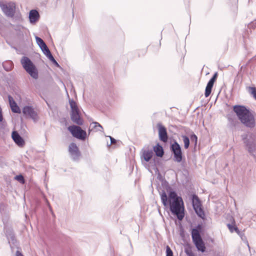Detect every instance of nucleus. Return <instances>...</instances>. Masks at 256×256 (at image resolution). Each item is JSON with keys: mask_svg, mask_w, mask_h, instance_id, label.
<instances>
[{"mask_svg": "<svg viewBox=\"0 0 256 256\" xmlns=\"http://www.w3.org/2000/svg\"><path fill=\"white\" fill-rule=\"evenodd\" d=\"M168 194L164 190L160 192V200L164 206L169 208L171 213L182 220L184 216V206L182 198L178 196L176 191L170 188L167 190Z\"/></svg>", "mask_w": 256, "mask_h": 256, "instance_id": "nucleus-1", "label": "nucleus"}, {"mask_svg": "<svg viewBox=\"0 0 256 256\" xmlns=\"http://www.w3.org/2000/svg\"><path fill=\"white\" fill-rule=\"evenodd\" d=\"M232 110L238 120L245 126L252 128L256 126L254 116L249 108L244 105L236 104L233 106Z\"/></svg>", "mask_w": 256, "mask_h": 256, "instance_id": "nucleus-2", "label": "nucleus"}, {"mask_svg": "<svg viewBox=\"0 0 256 256\" xmlns=\"http://www.w3.org/2000/svg\"><path fill=\"white\" fill-rule=\"evenodd\" d=\"M170 149L173 155L174 161L178 163L181 162L182 160L183 154L180 144L174 140L170 144Z\"/></svg>", "mask_w": 256, "mask_h": 256, "instance_id": "nucleus-3", "label": "nucleus"}, {"mask_svg": "<svg viewBox=\"0 0 256 256\" xmlns=\"http://www.w3.org/2000/svg\"><path fill=\"white\" fill-rule=\"evenodd\" d=\"M0 8L3 13L8 18L14 17L16 12V5L14 2H9L4 4L2 1H0Z\"/></svg>", "mask_w": 256, "mask_h": 256, "instance_id": "nucleus-4", "label": "nucleus"}, {"mask_svg": "<svg viewBox=\"0 0 256 256\" xmlns=\"http://www.w3.org/2000/svg\"><path fill=\"white\" fill-rule=\"evenodd\" d=\"M248 152L250 155L256 158L254 152L256 151V138L255 136L251 134L247 138H243Z\"/></svg>", "mask_w": 256, "mask_h": 256, "instance_id": "nucleus-5", "label": "nucleus"}, {"mask_svg": "<svg viewBox=\"0 0 256 256\" xmlns=\"http://www.w3.org/2000/svg\"><path fill=\"white\" fill-rule=\"evenodd\" d=\"M72 136L82 140H84L86 138V132L82 130L79 126L72 125L68 128Z\"/></svg>", "mask_w": 256, "mask_h": 256, "instance_id": "nucleus-6", "label": "nucleus"}, {"mask_svg": "<svg viewBox=\"0 0 256 256\" xmlns=\"http://www.w3.org/2000/svg\"><path fill=\"white\" fill-rule=\"evenodd\" d=\"M192 242L198 250L202 252H204L206 250V247L202 236L195 235L194 236H192Z\"/></svg>", "mask_w": 256, "mask_h": 256, "instance_id": "nucleus-7", "label": "nucleus"}, {"mask_svg": "<svg viewBox=\"0 0 256 256\" xmlns=\"http://www.w3.org/2000/svg\"><path fill=\"white\" fill-rule=\"evenodd\" d=\"M68 151L73 160H78L80 156V152L76 144L72 142L69 145Z\"/></svg>", "mask_w": 256, "mask_h": 256, "instance_id": "nucleus-8", "label": "nucleus"}, {"mask_svg": "<svg viewBox=\"0 0 256 256\" xmlns=\"http://www.w3.org/2000/svg\"><path fill=\"white\" fill-rule=\"evenodd\" d=\"M158 130V137L160 141L166 142L168 140V135L166 128L160 122L157 124Z\"/></svg>", "mask_w": 256, "mask_h": 256, "instance_id": "nucleus-9", "label": "nucleus"}, {"mask_svg": "<svg viewBox=\"0 0 256 256\" xmlns=\"http://www.w3.org/2000/svg\"><path fill=\"white\" fill-rule=\"evenodd\" d=\"M12 138L16 144L19 147L22 148L24 146L25 141L17 131L14 130L12 132Z\"/></svg>", "mask_w": 256, "mask_h": 256, "instance_id": "nucleus-10", "label": "nucleus"}, {"mask_svg": "<svg viewBox=\"0 0 256 256\" xmlns=\"http://www.w3.org/2000/svg\"><path fill=\"white\" fill-rule=\"evenodd\" d=\"M22 113L26 116H28L34 121L36 120V112L34 111L32 106H26L22 108Z\"/></svg>", "mask_w": 256, "mask_h": 256, "instance_id": "nucleus-11", "label": "nucleus"}, {"mask_svg": "<svg viewBox=\"0 0 256 256\" xmlns=\"http://www.w3.org/2000/svg\"><path fill=\"white\" fill-rule=\"evenodd\" d=\"M24 70L34 78H38V71L36 65H22Z\"/></svg>", "mask_w": 256, "mask_h": 256, "instance_id": "nucleus-12", "label": "nucleus"}, {"mask_svg": "<svg viewBox=\"0 0 256 256\" xmlns=\"http://www.w3.org/2000/svg\"><path fill=\"white\" fill-rule=\"evenodd\" d=\"M70 116L73 122L78 126H82L83 124V120L80 116V112H70Z\"/></svg>", "mask_w": 256, "mask_h": 256, "instance_id": "nucleus-13", "label": "nucleus"}, {"mask_svg": "<svg viewBox=\"0 0 256 256\" xmlns=\"http://www.w3.org/2000/svg\"><path fill=\"white\" fill-rule=\"evenodd\" d=\"M6 235L8 240V242L14 246H16L17 242L14 231L11 228H8L6 231Z\"/></svg>", "mask_w": 256, "mask_h": 256, "instance_id": "nucleus-14", "label": "nucleus"}, {"mask_svg": "<svg viewBox=\"0 0 256 256\" xmlns=\"http://www.w3.org/2000/svg\"><path fill=\"white\" fill-rule=\"evenodd\" d=\"M9 104L12 111L14 113L20 114V109L18 106L16 102L14 101L13 98L10 95L8 96Z\"/></svg>", "mask_w": 256, "mask_h": 256, "instance_id": "nucleus-15", "label": "nucleus"}, {"mask_svg": "<svg viewBox=\"0 0 256 256\" xmlns=\"http://www.w3.org/2000/svg\"><path fill=\"white\" fill-rule=\"evenodd\" d=\"M40 17V14L36 10H32L30 11L28 18L30 24H35L38 20Z\"/></svg>", "mask_w": 256, "mask_h": 256, "instance_id": "nucleus-16", "label": "nucleus"}, {"mask_svg": "<svg viewBox=\"0 0 256 256\" xmlns=\"http://www.w3.org/2000/svg\"><path fill=\"white\" fill-rule=\"evenodd\" d=\"M12 28L16 32V34L20 38L24 37V34L27 30L22 25H12Z\"/></svg>", "mask_w": 256, "mask_h": 256, "instance_id": "nucleus-17", "label": "nucleus"}, {"mask_svg": "<svg viewBox=\"0 0 256 256\" xmlns=\"http://www.w3.org/2000/svg\"><path fill=\"white\" fill-rule=\"evenodd\" d=\"M142 158L146 162H148L152 158L154 153L152 150H142Z\"/></svg>", "mask_w": 256, "mask_h": 256, "instance_id": "nucleus-18", "label": "nucleus"}, {"mask_svg": "<svg viewBox=\"0 0 256 256\" xmlns=\"http://www.w3.org/2000/svg\"><path fill=\"white\" fill-rule=\"evenodd\" d=\"M203 231V226L202 224H198L194 228L192 229L191 235L194 236L195 235L201 236V234Z\"/></svg>", "mask_w": 256, "mask_h": 256, "instance_id": "nucleus-19", "label": "nucleus"}, {"mask_svg": "<svg viewBox=\"0 0 256 256\" xmlns=\"http://www.w3.org/2000/svg\"><path fill=\"white\" fill-rule=\"evenodd\" d=\"M152 151L154 152L156 155L158 157L161 158L164 154V148L159 144H157L154 146Z\"/></svg>", "mask_w": 256, "mask_h": 256, "instance_id": "nucleus-20", "label": "nucleus"}, {"mask_svg": "<svg viewBox=\"0 0 256 256\" xmlns=\"http://www.w3.org/2000/svg\"><path fill=\"white\" fill-rule=\"evenodd\" d=\"M191 201L193 208L202 206L201 202L198 196L196 194L192 195Z\"/></svg>", "mask_w": 256, "mask_h": 256, "instance_id": "nucleus-21", "label": "nucleus"}, {"mask_svg": "<svg viewBox=\"0 0 256 256\" xmlns=\"http://www.w3.org/2000/svg\"><path fill=\"white\" fill-rule=\"evenodd\" d=\"M228 120L230 127H236L239 124L238 120L234 116H228Z\"/></svg>", "mask_w": 256, "mask_h": 256, "instance_id": "nucleus-22", "label": "nucleus"}, {"mask_svg": "<svg viewBox=\"0 0 256 256\" xmlns=\"http://www.w3.org/2000/svg\"><path fill=\"white\" fill-rule=\"evenodd\" d=\"M42 52L52 62V64H58L54 58L48 48Z\"/></svg>", "mask_w": 256, "mask_h": 256, "instance_id": "nucleus-23", "label": "nucleus"}, {"mask_svg": "<svg viewBox=\"0 0 256 256\" xmlns=\"http://www.w3.org/2000/svg\"><path fill=\"white\" fill-rule=\"evenodd\" d=\"M71 112H80L76 102L73 99L69 100Z\"/></svg>", "mask_w": 256, "mask_h": 256, "instance_id": "nucleus-24", "label": "nucleus"}, {"mask_svg": "<svg viewBox=\"0 0 256 256\" xmlns=\"http://www.w3.org/2000/svg\"><path fill=\"white\" fill-rule=\"evenodd\" d=\"M194 210L198 217L203 220L205 218V214L202 206L194 208Z\"/></svg>", "mask_w": 256, "mask_h": 256, "instance_id": "nucleus-25", "label": "nucleus"}, {"mask_svg": "<svg viewBox=\"0 0 256 256\" xmlns=\"http://www.w3.org/2000/svg\"><path fill=\"white\" fill-rule=\"evenodd\" d=\"M182 140L184 143V148L185 149H187L190 146V138H189L186 136V135H182Z\"/></svg>", "mask_w": 256, "mask_h": 256, "instance_id": "nucleus-26", "label": "nucleus"}, {"mask_svg": "<svg viewBox=\"0 0 256 256\" xmlns=\"http://www.w3.org/2000/svg\"><path fill=\"white\" fill-rule=\"evenodd\" d=\"M212 87V86L206 84L204 92V95L206 98L208 97L210 94Z\"/></svg>", "mask_w": 256, "mask_h": 256, "instance_id": "nucleus-27", "label": "nucleus"}, {"mask_svg": "<svg viewBox=\"0 0 256 256\" xmlns=\"http://www.w3.org/2000/svg\"><path fill=\"white\" fill-rule=\"evenodd\" d=\"M21 64H33L27 56H23L20 60Z\"/></svg>", "mask_w": 256, "mask_h": 256, "instance_id": "nucleus-28", "label": "nucleus"}, {"mask_svg": "<svg viewBox=\"0 0 256 256\" xmlns=\"http://www.w3.org/2000/svg\"><path fill=\"white\" fill-rule=\"evenodd\" d=\"M190 139L192 142H194V146L196 148L197 146L198 136L194 132H192V134L190 136Z\"/></svg>", "mask_w": 256, "mask_h": 256, "instance_id": "nucleus-29", "label": "nucleus"}, {"mask_svg": "<svg viewBox=\"0 0 256 256\" xmlns=\"http://www.w3.org/2000/svg\"><path fill=\"white\" fill-rule=\"evenodd\" d=\"M35 38L36 44L40 47L42 46L44 44H46L42 38L38 36H36Z\"/></svg>", "mask_w": 256, "mask_h": 256, "instance_id": "nucleus-30", "label": "nucleus"}, {"mask_svg": "<svg viewBox=\"0 0 256 256\" xmlns=\"http://www.w3.org/2000/svg\"><path fill=\"white\" fill-rule=\"evenodd\" d=\"M248 91L250 94L253 97L256 96V87H252V86H249L248 88Z\"/></svg>", "mask_w": 256, "mask_h": 256, "instance_id": "nucleus-31", "label": "nucleus"}, {"mask_svg": "<svg viewBox=\"0 0 256 256\" xmlns=\"http://www.w3.org/2000/svg\"><path fill=\"white\" fill-rule=\"evenodd\" d=\"M14 178L21 184H24L25 182L24 177L22 174L16 176Z\"/></svg>", "mask_w": 256, "mask_h": 256, "instance_id": "nucleus-32", "label": "nucleus"}, {"mask_svg": "<svg viewBox=\"0 0 256 256\" xmlns=\"http://www.w3.org/2000/svg\"><path fill=\"white\" fill-rule=\"evenodd\" d=\"M166 256H174L173 252L168 246H166Z\"/></svg>", "mask_w": 256, "mask_h": 256, "instance_id": "nucleus-33", "label": "nucleus"}, {"mask_svg": "<svg viewBox=\"0 0 256 256\" xmlns=\"http://www.w3.org/2000/svg\"><path fill=\"white\" fill-rule=\"evenodd\" d=\"M0 66H2L6 71L9 72L12 69L14 65H0Z\"/></svg>", "mask_w": 256, "mask_h": 256, "instance_id": "nucleus-34", "label": "nucleus"}, {"mask_svg": "<svg viewBox=\"0 0 256 256\" xmlns=\"http://www.w3.org/2000/svg\"><path fill=\"white\" fill-rule=\"evenodd\" d=\"M192 246L189 244H186L184 246V252L186 253H187L188 252H192Z\"/></svg>", "mask_w": 256, "mask_h": 256, "instance_id": "nucleus-35", "label": "nucleus"}, {"mask_svg": "<svg viewBox=\"0 0 256 256\" xmlns=\"http://www.w3.org/2000/svg\"><path fill=\"white\" fill-rule=\"evenodd\" d=\"M227 226L228 227L230 231L231 232H234L235 231V229L238 228L235 225H232V224H227Z\"/></svg>", "mask_w": 256, "mask_h": 256, "instance_id": "nucleus-36", "label": "nucleus"}, {"mask_svg": "<svg viewBox=\"0 0 256 256\" xmlns=\"http://www.w3.org/2000/svg\"><path fill=\"white\" fill-rule=\"evenodd\" d=\"M45 201H46V203L47 206L48 207V208H49L50 211V212L52 214V215L53 216H55V214L52 210V208L50 206V204L49 202L48 201V200L46 198L45 199Z\"/></svg>", "mask_w": 256, "mask_h": 256, "instance_id": "nucleus-37", "label": "nucleus"}, {"mask_svg": "<svg viewBox=\"0 0 256 256\" xmlns=\"http://www.w3.org/2000/svg\"><path fill=\"white\" fill-rule=\"evenodd\" d=\"M92 124L94 125V127H93V128H96L97 126H98V127L102 129V128H102V126H101V125H100L98 122H93L91 124V125H92Z\"/></svg>", "mask_w": 256, "mask_h": 256, "instance_id": "nucleus-38", "label": "nucleus"}, {"mask_svg": "<svg viewBox=\"0 0 256 256\" xmlns=\"http://www.w3.org/2000/svg\"><path fill=\"white\" fill-rule=\"evenodd\" d=\"M40 48L42 52L45 51L47 48H48L46 44H44L42 46H40Z\"/></svg>", "mask_w": 256, "mask_h": 256, "instance_id": "nucleus-39", "label": "nucleus"}, {"mask_svg": "<svg viewBox=\"0 0 256 256\" xmlns=\"http://www.w3.org/2000/svg\"><path fill=\"white\" fill-rule=\"evenodd\" d=\"M218 78V73L216 72L213 75V76L212 77V78H210V80L216 82V80Z\"/></svg>", "mask_w": 256, "mask_h": 256, "instance_id": "nucleus-40", "label": "nucleus"}, {"mask_svg": "<svg viewBox=\"0 0 256 256\" xmlns=\"http://www.w3.org/2000/svg\"><path fill=\"white\" fill-rule=\"evenodd\" d=\"M110 138V144L109 146H110L112 144H114V143H115L116 142V140L114 139V138L110 136H109Z\"/></svg>", "mask_w": 256, "mask_h": 256, "instance_id": "nucleus-41", "label": "nucleus"}, {"mask_svg": "<svg viewBox=\"0 0 256 256\" xmlns=\"http://www.w3.org/2000/svg\"><path fill=\"white\" fill-rule=\"evenodd\" d=\"M214 81L212 80H210L208 82V84L210 85V86H214Z\"/></svg>", "mask_w": 256, "mask_h": 256, "instance_id": "nucleus-42", "label": "nucleus"}, {"mask_svg": "<svg viewBox=\"0 0 256 256\" xmlns=\"http://www.w3.org/2000/svg\"><path fill=\"white\" fill-rule=\"evenodd\" d=\"M186 255L188 256H196L192 252H192H188L187 253H186Z\"/></svg>", "mask_w": 256, "mask_h": 256, "instance_id": "nucleus-43", "label": "nucleus"}, {"mask_svg": "<svg viewBox=\"0 0 256 256\" xmlns=\"http://www.w3.org/2000/svg\"><path fill=\"white\" fill-rule=\"evenodd\" d=\"M234 232H236V233H237L239 236H241V234H242V232H240V231L239 230V229H238V228H236L235 229V231H234Z\"/></svg>", "mask_w": 256, "mask_h": 256, "instance_id": "nucleus-44", "label": "nucleus"}, {"mask_svg": "<svg viewBox=\"0 0 256 256\" xmlns=\"http://www.w3.org/2000/svg\"><path fill=\"white\" fill-rule=\"evenodd\" d=\"M16 256H24L23 254H22V253L19 250H17L16 252Z\"/></svg>", "mask_w": 256, "mask_h": 256, "instance_id": "nucleus-45", "label": "nucleus"}, {"mask_svg": "<svg viewBox=\"0 0 256 256\" xmlns=\"http://www.w3.org/2000/svg\"><path fill=\"white\" fill-rule=\"evenodd\" d=\"M240 236L241 237V238L242 239V240H244V238H246L244 234L242 232L241 236Z\"/></svg>", "mask_w": 256, "mask_h": 256, "instance_id": "nucleus-46", "label": "nucleus"}, {"mask_svg": "<svg viewBox=\"0 0 256 256\" xmlns=\"http://www.w3.org/2000/svg\"><path fill=\"white\" fill-rule=\"evenodd\" d=\"M16 18H18V19H19L21 18V16L20 14H16Z\"/></svg>", "mask_w": 256, "mask_h": 256, "instance_id": "nucleus-47", "label": "nucleus"}, {"mask_svg": "<svg viewBox=\"0 0 256 256\" xmlns=\"http://www.w3.org/2000/svg\"><path fill=\"white\" fill-rule=\"evenodd\" d=\"M254 59H255L254 57L252 58L250 60H249L248 62H252Z\"/></svg>", "mask_w": 256, "mask_h": 256, "instance_id": "nucleus-48", "label": "nucleus"}, {"mask_svg": "<svg viewBox=\"0 0 256 256\" xmlns=\"http://www.w3.org/2000/svg\"><path fill=\"white\" fill-rule=\"evenodd\" d=\"M246 243H247V244H248V248H250V246H249V244H248V241H246Z\"/></svg>", "mask_w": 256, "mask_h": 256, "instance_id": "nucleus-49", "label": "nucleus"}, {"mask_svg": "<svg viewBox=\"0 0 256 256\" xmlns=\"http://www.w3.org/2000/svg\"><path fill=\"white\" fill-rule=\"evenodd\" d=\"M56 66L58 67V68H60V65L59 64H58V65H56Z\"/></svg>", "mask_w": 256, "mask_h": 256, "instance_id": "nucleus-50", "label": "nucleus"}, {"mask_svg": "<svg viewBox=\"0 0 256 256\" xmlns=\"http://www.w3.org/2000/svg\"><path fill=\"white\" fill-rule=\"evenodd\" d=\"M252 24H250L248 26H250Z\"/></svg>", "mask_w": 256, "mask_h": 256, "instance_id": "nucleus-51", "label": "nucleus"}, {"mask_svg": "<svg viewBox=\"0 0 256 256\" xmlns=\"http://www.w3.org/2000/svg\"><path fill=\"white\" fill-rule=\"evenodd\" d=\"M254 98L256 100V96L254 97Z\"/></svg>", "mask_w": 256, "mask_h": 256, "instance_id": "nucleus-52", "label": "nucleus"}]
</instances>
